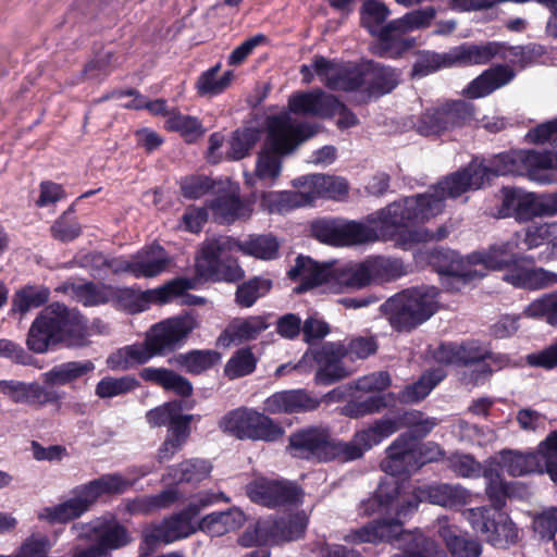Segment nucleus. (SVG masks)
<instances>
[{"instance_id": "nucleus-17", "label": "nucleus", "mask_w": 557, "mask_h": 557, "mask_svg": "<svg viewBox=\"0 0 557 557\" xmlns=\"http://www.w3.org/2000/svg\"><path fill=\"white\" fill-rule=\"evenodd\" d=\"M428 260L441 275L442 286L450 293L460 292L467 285L485 276V272L474 269L470 263L469 255L462 257L451 249L434 248L429 252Z\"/></svg>"}, {"instance_id": "nucleus-58", "label": "nucleus", "mask_w": 557, "mask_h": 557, "mask_svg": "<svg viewBox=\"0 0 557 557\" xmlns=\"http://www.w3.org/2000/svg\"><path fill=\"white\" fill-rule=\"evenodd\" d=\"M165 129L180 133L186 141L191 143L203 135L201 122L190 115H184L178 111H171L164 122Z\"/></svg>"}, {"instance_id": "nucleus-19", "label": "nucleus", "mask_w": 557, "mask_h": 557, "mask_svg": "<svg viewBox=\"0 0 557 557\" xmlns=\"http://www.w3.org/2000/svg\"><path fill=\"white\" fill-rule=\"evenodd\" d=\"M314 236L336 247H350L379 240L377 230L366 222L341 219L321 220L312 224Z\"/></svg>"}, {"instance_id": "nucleus-29", "label": "nucleus", "mask_w": 557, "mask_h": 557, "mask_svg": "<svg viewBox=\"0 0 557 557\" xmlns=\"http://www.w3.org/2000/svg\"><path fill=\"white\" fill-rule=\"evenodd\" d=\"M207 206L219 224L231 225L249 219L252 213L251 202L240 197L238 187L219 193Z\"/></svg>"}, {"instance_id": "nucleus-21", "label": "nucleus", "mask_w": 557, "mask_h": 557, "mask_svg": "<svg viewBox=\"0 0 557 557\" xmlns=\"http://www.w3.org/2000/svg\"><path fill=\"white\" fill-rule=\"evenodd\" d=\"M407 273L406 265L399 258L369 256L348 270L344 282L348 287L363 288L373 283L396 281Z\"/></svg>"}, {"instance_id": "nucleus-9", "label": "nucleus", "mask_w": 557, "mask_h": 557, "mask_svg": "<svg viewBox=\"0 0 557 557\" xmlns=\"http://www.w3.org/2000/svg\"><path fill=\"white\" fill-rule=\"evenodd\" d=\"M441 213V200L424 194L389 203L370 213L366 220L377 230L379 237L394 239L403 237L408 228L425 222Z\"/></svg>"}, {"instance_id": "nucleus-50", "label": "nucleus", "mask_w": 557, "mask_h": 557, "mask_svg": "<svg viewBox=\"0 0 557 557\" xmlns=\"http://www.w3.org/2000/svg\"><path fill=\"white\" fill-rule=\"evenodd\" d=\"M220 360L221 354L213 349H193L177 357L180 366L193 375H199L212 369Z\"/></svg>"}, {"instance_id": "nucleus-2", "label": "nucleus", "mask_w": 557, "mask_h": 557, "mask_svg": "<svg viewBox=\"0 0 557 557\" xmlns=\"http://www.w3.org/2000/svg\"><path fill=\"white\" fill-rule=\"evenodd\" d=\"M317 134L309 123H293L285 116H272L268 121V132L262 149L256 160L253 173H245V184L255 188L272 187L282 172L283 157L293 152L298 145Z\"/></svg>"}, {"instance_id": "nucleus-33", "label": "nucleus", "mask_w": 557, "mask_h": 557, "mask_svg": "<svg viewBox=\"0 0 557 557\" xmlns=\"http://www.w3.org/2000/svg\"><path fill=\"white\" fill-rule=\"evenodd\" d=\"M515 77L516 71L510 65H493L484 70L468 84L466 95L470 99L486 97L495 90L508 85Z\"/></svg>"}, {"instance_id": "nucleus-10", "label": "nucleus", "mask_w": 557, "mask_h": 557, "mask_svg": "<svg viewBox=\"0 0 557 557\" xmlns=\"http://www.w3.org/2000/svg\"><path fill=\"white\" fill-rule=\"evenodd\" d=\"M438 292L433 286H416L396 293L381 305L394 331L409 333L437 311Z\"/></svg>"}, {"instance_id": "nucleus-47", "label": "nucleus", "mask_w": 557, "mask_h": 557, "mask_svg": "<svg viewBox=\"0 0 557 557\" xmlns=\"http://www.w3.org/2000/svg\"><path fill=\"white\" fill-rule=\"evenodd\" d=\"M364 86V63L359 65L339 63L334 75L326 83L330 90L354 92Z\"/></svg>"}, {"instance_id": "nucleus-18", "label": "nucleus", "mask_w": 557, "mask_h": 557, "mask_svg": "<svg viewBox=\"0 0 557 557\" xmlns=\"http://www.w3.org/2000/svg\"><path fill=\"white\" fill-rule=\"evenodd\" d=\"M503 201L498 210L502 218L529 222L535 216L557 214V193L537 196L516 187H503Z\"/></svg>"}, {"instance_id": "nucleus-63", "label": "nucleus", "mask_w": 557, "mask_h": 557, "mask_svg": "<svg viewBox=\"0 0 557 557\" xmlns=\"http://www.w3.org/2000/svg\"><path fill=\"white\" fill-rule=\"evenodd\" d=\"M387 407L386 395H372L363 400H350L342 408V414L359 419L377 413Z\"/></svg>"}, {"instance_id": "nucleus-46", "label": "nucleus", "mask_w": 557, "mask_h": 557, "mask_svg": "<svg viewBox=\"0 0 557 557\" xmlns=\"http://www.w3.org/2000/svg\"><path fill=\"white\" fill-rule=\"evenodd\" d=\"M90 530L97 534V541L91 546L107 554H110L113 549L124 547L131 542L127 529L117 522L113 524L99 522L92 525Z\"/></svg>"}, {"instance_id": "nucleus-12", "label": "nucleus", "mask_w": 557, "mask_h": 557, "mask_svg": "<svg viewBox=\"0 0 557 557\" xmlns=\"http://www.w3.org/2000/svg\"><path fill=\"white\" fill-rule=\"evenodd\" d=\"M437 425L435 418H424L420 410L398 409L393 417L384 416L373 421V423L357 430V440L362 445L364 453L380 445L401 429H409L403 434H410L414 440L426 437Z\"/></svg>"}, {"instance_id": "nucleus-53", "label": "nucleus", "mask_w": 557, "mask_h": 557, "mask_svg": "<svg viewBox=\"0 0 557 557\" xmlns=\"http://www.w3.org/2000/svg\"><path fill=\"white\" fill-rule=\"evenodd\" d=\"M389 14L391 10L381 0H363L360 8V25L372 36L386 24Z\"/></svg>"}, {"instance_id": "nucleus-32", "label": "nucleus", "mask_w": 557, "mask_h": 557, "mask_svg": "<svg viewBox=\"0 0 557 557\" xmlns=\"http://www.w3.org/2000/svg\"><path fill=\"white\" fill-rule=\"evenodd\" d=\"M437 533L454 557H480L482 554L480 542L462 533L457 525L450 524L447 516L437 519Z\"/></svg>"}, {"instance_id": "nucleus-30", "label": "nucleus", "mask_w": 557, "mask_h": 557, "mask_svg": "<svg viewBox=\"0 0 557 557\" xmlns=\"http://www.w3.org/2000/svg\"><path fill=\"white\" fill-rule=\"evenodd\" d=\"M307 529V520L299 513L281 517L272 522L258 523L256 528L257 541L260 542H288L300 539Z\"/></svg>"}, {"instance_id": "nucleus-4", "label": "nucleus", "mask_w": 557, "mask_h": 557, "mask_svg": "<svg viewBox=\"0 0 557 557\" xmlns=\"http://www.w3.org/2000/svg\"><path fill=\"white\" fill-rule=\"evenodd\" d=\"M518 175L511 151L500 152L491 159L473 157L468 164L444 176L434 187L433 196L441 200V212L445 199H457L468 191H475L491 184L497 176Z\"/></svg>"}, {"instance_id": "nucleus-52", "label": "nucleus", "mask_w": 557, "mask_h": 557, "mask_svg": "<svg viewBox=\"0 0 557 557\" xmlns=\"http://www.w3.org/2000/svg\"><path fill=\"white\" fill-rule=\"evenodd\" d=\"M140 386V382L133 375L120 377L103 376L95 387V395L100 399L126 395Z\"/></svg>"}, {"instance_id": "nucleus-7", "label": "nucleus", "mask_w": 557, "mask_h": 557, "mask_svg": "<svg viewBox=\"0 0 557 557\" xmlns=\"http://www.w3.org/2000/svg\"><path fill=\"white\" fill-rule=\"evenodd\" d=\"M293 186L304 190H283L261 193V205L271 213H284L295 208L311 205L318 198L339 200L348 194L345 178L311 174L293 180Z\"/></svg>"}, {"instance_id": "nucleus-16", "label": "nucleus", "mask_w": 557, "mask_h": 557, "mask_svg": "<svg viewBox=\"0 0 557 557\" xmlns=\"http://www.w3.org/2000/svg\"><path fill=\"white\" fill-rule=\"evenodd\" d=\"M344 359L341 342H325L320 347L309 348L293 370L304 373L317 364L314 383L330 386L351 375L352 371L345 366Z\"/></svg>"}, {"instance_id": "nucleus-28", "label": "nucleus", "mask_w": 557, "mask_h": 557, "mask_svg": "<svg viewBox=\"0 0 557 557\" xmlns=\"http://www.w3.org/2000/svg\"><path fill=\"white\" fill-rule=\"evenodd\" d=\"M321 401L307 389H286L269 396L264 401V410L271 414L304 413L317 410Z\"/></svg>"}, {"instance_id": "nucleus-45", "label": "nucleus", "mask_w": 557, "mask_h": 557, "mask_svg": "<svg viewBox=\"0 0 557 557\" xmlns=\"http://www.w3.org/2000/svg\"><path fill=\"white\" fill-rule=\"evenodd\" d=\"M445 377L442 370H429L422 373L418 381L406 385L397 395L400 404H417L426 398L432 389Z\"/></svg>"}, {"instance_id": "nucleus-31", "label": "nucleus", "mask_w": 557, "mask_h": 557, "mask_svg": "<svg viewBox=\"0 0 557 557\" xmlns=\"http://www.w3.org/2000/svg\"><path fill=\"white\" fill-rule=\"evenodd\" d=\"M287 276L290 281L299 282L295 287L296 294H302L324 283H329L332 277L331 268L321 265L308 256L299 255L295 264L288 270Z\"/></svg>"}, {"instance_id": "nucleus-62", "label": "nucleus", "mask_w": 557, "mask_h": 557, "mask_svg": "<svg viewBox=\"0 0 557 557\" xmlns=\"http://www.w3.org/2000/svg\"><path fill=\"white\" fill-rule=\"evenodd\" d=\"M194 286L191 280L176 277L158 288L144 292L143 295H148L149 302L168 304L184 295L186 290L194 288Z\"/></svg>"}, {"instance_id": "nucleus-60", "label": "nucleus", "mask_w": 557, "mask_h": 557, "mask_svg": "<svg viewBox=\"0 0 557 557\" xmlns=\"http://www.w3.org/2000/svg\"><path fill=\"white\" fill-rule=\"evenodd\" d=\"M260 139V132L256 127L237 128L230 140V150L227 157L231 160L238 161L246 158L250 150Z\"/></svg>"}, {"instance_id": "nucleus-43", "label": "nucleus", "mask_w": 557, "mask_h": 557, "mask_svg": "<svg viewBox=\"0 0 557 557\" xmlns=\"http://www.w3.org/2000/svg\"><path fill=\"white\" fill-rule=\"evenodd\" d=\"M95 370L91 360L67 361L57 364L42 373V382L46 385H71Z\"/></svg>"}, {"instance_id": "nucleus-11", "label": "nucleus", "mask_w": 557, "mask_h": 557, "mask_svg": "<svg viewBox=\"0 0 557 557\" xmlns=\"http://www.w3.org/2000/svg\"><path fill=\"white\" fill-rule=\"evenodd\" d=\"M476 119V107L467 100H446L423 110L413 122V129L423 137L450 138L453 134L471 127Z\"/></svg>"}, {"instance_id": "nucleus-44", "label": "nucleus", "mask_w": 557, "mask_h": 557, "mask_svg": "<svg viewBox=\"0 0 557 557\" xmlns=\"http://www.w3.org/2000/svg\"><path fill=\"white\" fill-rule=\"evenodd\" d=\"M500 467L508 475L517 478L532 472H543L542 457L535 453L522 454L516 450L504 449L499 453Z\"/></svg>"}, {"instance_id": "nucleus-40", "label": "nucleus", "mask_w": 557, "mask_h": 557, "mask_svg": "<svg viewBox=\"0 0 557 557\" xmlns=\"http://www.w3.org/2000/svg\"><path fill=\"white\" fill-rule=\"evenodd\" d=\"M268 326L269 324L265 319L260 315L234 320L220 334L218 343L223 346H230L234 343L240 344L247 341H252L265 331Z\"/></svg>"}, {"instance_id": "nucleus-57", "label": "nucleus", "mask_w": 557, "mask_h": 557, "mask_svg": "<svg viewBox=\"0 0 557 557\" xmlns=\"http://www.w3.org/2000/svg\"><path fill=\"white\" fill-rule=\"evenodd\" d=\"M557 231V223L532 222L516 233L517 239L524 245L525 249H535L544 244H550V238Z\"/></svg>"}, {"instance_id": "nucleus-24", "label": "nucleus", "mask_w": 557, "mask_h": 557, "mask_svg": "<svg viewBox=\"0 0 557 557\" xmlns=\"http://www.w3.org/2000/svg\"><path fill=\"white\" fill-rule=\"evenodd\" d=\"M198 326L194 315L178 314L153 324L147 332L154 352L165 356L180 349Z\"/></svg>"}, {"instance_id": "nucleus-51", "label": "nucleus", "mask_w": 557, "mask_h": 557, "mask_svg": "<svg viewBox=\"0 0 557 557\" xmlns=\"http://www.w3.org/2000/svg\"><path fill=\"white\" fill-rule=\"evenodd\" d=\"M399 496V486L396 482L381 483L372 498L362 503L364 515L371 516L375 512H388L394 509V504Z\"/></svg>"}, {"instance_id": "nucleus-6", "label": "nucleus", "mask_w": 557, "mask_h": 557, "mask_svg": "<svg viewBox=\"0 0 557 557\" xmlns=\"http://www.w3.org/2000/svg\"><path fill=\"white\" fill-rule=\"evenodd\" d=\"M510 242L491 245L487 249L469 253L470 263L483 265L485 270H506L504 281L518 288L537 290L557 284V273L544 268L522 267L523 261L534 262V259L515 252Z\"/></svg>"}, {"instance_id": "nucleus-36", "label": "nucleus", "mask_w": 557, "mask_h": 557, "mask_svg": "<svg viewBox=\"0 0 557 557\" xmlns=\"http://www.w3.org/2000/svg\"><path fill=\"white\" fill-rule=\"evenodd\" d=\"M399 84V74L388 65L373 60L364 62V85L370 97L380 98L391 94Z\"/></svg>"}, {"instance_id": "nucleus-5", "label": "nucleus", "mask_w": 557, "mask_h": 557, "mask_svg": "<svg viewBox=\"0 0 557 557\" xmlns=\"http://www.w3.org/2000/svg\"><path fill=\"white\" fill-rule=\"evenodd\" d=\"M286 453L317 463H345L358 460L366 454L362 443L357 440V431L351 441L344 442L333 437L329 428L321 425H307L290 433Z\"/></svg>"}, {"instance_id": "nucleus-41", "label": "nucleus", "mask_w": 557, "mask_h": 557, "mask_svg": "<svg viewBox=\"0 0 557 557\" xmlns=\"http://www.w3.org/2000/svg\"><path fill=\"white\" fill-rule=\"evenodd\" d=\"M139 376L145 382L154 383L183 398L191 396L194 392L193 384L188 379L166 368H144L139 372Z\"/></svg>"}, {"instance_id": "nucleus-13", "label": "nucleus", "mask_w": 557, "mask_h": 557, "mask_svg": "<svg viewBox=\"0 0 557 557\" xmlns=\"http://www.w3.org/2000/svg\"><path fill=\"white\" fill-rule=\"evenodd\" d=\"M183 400L173 399L147 411L146 420L151 428L168 426V436L158 449V461L170 460L188 441L191 422L200 416L184 414Z\"/></svg>"}, {"instance_id": "nucleus-55", "label": "nucleus", "mask_w": 557, "mask_h": 557, "mask_svg": "<svg viewBox=\"0 0 557 557\" xmlns=\"http://www.w3.org/2000/svg\"><path fill=\"white\" fill-rule=\"evenodd\" d=\"M133 287H119L111 285L110 302L117 309L126 310L129 313L140 312L145 309L148 295Z\"/></svg>"}, {"instance_id": "nucleus-61", "label": "nucleus", "mask_w": 557, "mask_h": 557, "mask_svg": "<svg viewBox=\"0 0 557 557\" xmlns=\"http://www.w3.org/2000/svg\"><path fill=\"white\" fill-rule=\"evenodd\" d=\"M258 359L249 347L237 349L224 367V374L230 380L251 374L257 367Z\"/></svg>"}, {"instance_id": "nucleus-8", "label": "nucleus", "mask_w": 557, "mask_h": 557, "mask_svg": "<svg viewBox=\"0 0 557 557\" xmlns=\"http://www.w3.org/2000/svg\"><path fill=\"white\" fill-rule=\"evenodd\" d=\"M133 482L120 473H108L72 490V497L52 507H44L38 519L50 524L67 523L87 512L102 495H121Z\"/></svg>"}, {"instance_id": "nucleus-64", "label": "nucleus", "mask_w": 557, "mask_h": 557, "mask_svg": "<svg viewBox=\"0 0 557 557\" xmlns=\"http://www.w3.org/2000/svg\"><path fill=\"white\" fill-rule=\"evenodd\" d=\"M524 313L530 318H543L549 325L557 326V289L533 300Z\"/></svg>"}, {"instance_id": "nucleus-54", "label": "nucleus", "mask_w": 557, "mask_h": 557, "mask_svg": "<svg viewBox=\"0 0 557 557\" xmlns=\"http://www.w3.org/2000/svg\"><path fill=\"white\" fill-rule=\"evenodd\" d=\"M75 203H72L50 226L51 236L61 243H70L82 235V225L75 216Z\"/></svg>"}, {"instance_id": "nucleus-25", "label": "nucleus", "mask_w": 557, "mask_h": 557, "mask_svg": "<svg viewBox=\"0 0 557 557\" xmlns=\"http://www.w3.org/2000/svg\"><path fill=\"white\" fill-rule=\"evenodd\" d=\"M247 495L255 504L278 508L300 504L304 492L296 483L287 480L260 478L248 484Z\"/></svg>"}, {"instance_id": "nucleus-35", "label": "nucleus", "mask_w": 557, "mask_h": 557, "mask_svg": "<svg viewBox=\"0 0 557 557\" xmlns=\"http://www.w3.org/2000/svg\"><path fill=\"white\" fill-rule=\"evenodd\" d=\"M333 102L334 95L326 94L322 89L317 88L292 94L288 98V109L296 115H311L325 119Z\"/></svg>"}, {"instance_id": "nucleus-42", "label": "nucleus", "mask_w": 557, "mask_h": 557, "mask_svg": "<svg viewBox=\"0 0 557 557\" xmlns=\"http://www.w3.org/2000/svg\"><path fill=\"white\" fill-rule=\"evenodd\" d=\"M160 356L154 352L151 347L150 339L146 333V337L143 343L127 345L117 350L116 354L111 355L108 358V366L111 369L128 370L134 366H139L148 362L151 358Z\"/></svg>"}, {"instance_id": "nucleus-38", "label": "nucleus", "mask_w": 557, "mask_h": 557, "mask_svg": "<svg viewBox=\"0 0 557 557\" xmlns=\"http://www.w3.org/2000/svg\"><path fill=\"white\" fill-rule=\"evenodd\" d=\"M134 259V277H154L163 273L171 263L169 252L159 244L140 249Z\"/></svg>"}, {"instance_id": "nucleus-3", "label": "nucleus", "mask_w": 557, "mask_h": 557, "mask_svg": "<svg viewBox=\"0 0 557 557\" xmlns=\"http://www.w3.org/2000/svg\"><path fill=\"white\" fill-rule=\"evenodd\" d=\"M344 540L351 544H395L398 553L389 557H436L437 544L421 529H404L397 517L369 521L359 529L351 530Z\"/></svg>"}, {"instance_id": "nucleus-37", "label": "nucleus", "mask_w": 557, "mask_h": 557, "mask_svg": "<svg viewBox=\"0 0 557 557\" xmlns=\"http://www.w3.org/2000/svg\"><path fill=\"white\" fill-rule=\"evenodd\" d=\"M500 46L498 41L462 42L449 50V57L455 65H485L496 59Z\"/></svg>"}, {"instance_id": "nucleus-27", "label": "nucleus", "mask_w": 557, "mask_h": 557, "mask_svg": "<svg viewBox=\"0 0 557 557\" xmlns=\"http://www.w3.org/2000/svg\"><path fill=\"white\" fill-rule=\"evenodd\" d=\"M0 394L14 404L34 407L58 404L63 398V394L54 389H47L37 382L26 383L16 380H1Z\"/></svg>"}, {"instance_id": "nucleus-26", "label": "nucleus", "mask_w": 557, "mask_h": 557, "mask_svg": "<svg viewBox=\"0 0 557 557\" xmlns=\"http://www.w3.org/2000/svg\"><path fill=\"white\" fill-rule=\"evenodd\" d=\"M403 27L394 18L387 22L376 34L372 35L375 40L370 47V52L379 58L397 60L403 58L407 52L417 45L414 37L406 36Z\"/></svg>"}, {"instance_id": "nucleus-1", "label": "nucleus", "mask_w": 557, "mask_h": 557, "mask_svg": "<svg viewBox=\"0 0 557 557\" xmlns=\"http://www.w3.org/2000/svg\"><path fill=\"white\" fill-rule=\"evenodd\" d=\"M88 320L78 309L60 301L44 307L32 322L26 346L35 354L57 347L83 348L89 344Z\"/></svg>"}, {"instance_id": "nucleus-34", "label": "nucleus", "mask_w": 557, "mask_h": 557, "mask_svg": "<svg viewBox=\"0 0 557 557\" xmlns=\"http://www.w3.org/2000/svg\"><path fill=\"white\" fill-rule=\"evenodd\" d=\"M418 497L425 499V503L451 509L465 506L469 494L459 484L431 483L418 486Z\"/></svg>"}, {"instance_id": "nucleus-14", "label": "nucleus", "mask_w": 557, "mask_h": 557, "mask_svg": "<svg viewBox=\"0 0 557 557\" xmlns=\"http://www.w3.org/2000/svg\"><path fill=\"white\" fill-rule=\"evenodd\" d=\"M219 429L237 440L274 443L282 440L285 430L281 423L263 412L240 407L225 413L219 421Z\"/></svg>"}, {"instance_id": "nucleus-22", "label": "nucleus", "mask_w": 557, "mask_h": 557, "mask_svg": "<svg viewBox=\"0 0 557 557\" xmlns=\"http://www.w3.org/2000/svg\"><path fill=\"white\" fill-rule=\"evenodd\" d=\"M410 434H399L387 447L382 469L394 476L410 475L431 461L426 457V445Z\"/></svg>"}, {"instance_id": "nucleus-48", "label": "nucleus", "mask_w": 557, "mask_h": 557, "mask_svg": "<svg viewBox=\"0 0 557 557\" xmlns=\"http://www.w3.org/2000/svg\"><path fill=\"white\" fill-rule=\"evenodd\" d=\"M50 294L49 287L45 285L27 284L15 290L12 297V311L25 314L32 309L46 305Z\"/></svg>"}, {"instance_id": "nucleus-23", "label": "nucleus", "mask_w": 557, "mask_h": 557, "mask_svg": "<svg viewBox=\"0 0 557 557\" xmlns=\"http://www.w3.org/2000/svg\"><path fill=\"white\" fill-rule=\"evenodd\" d=\"M200 506L190 503L185 509L165 518L160 524L144 531L140 549L154 550L161 543L170 544L186 539L196 532L191 521L198 516Z\"/></svg>"}, {"instance_id": "nucleus-15", "label": "nucleus", "mask_w": 557, "mask_h": 557, "mask_svg": "<svg viewBox=\"0 0 557 557\" xmlns=\"http://www.w3.org/2000/svg\"><path fill=\"white\" fill-rule=\"evenodd\" d=\"M230 237H219L203 243L200 256L197 257L195 271L197 276L210 282L236 283L244 278L245 272L237 260L224 257L232 248Z\"/></svg>"}, {"instance_id": "nucleus-39", "label": "nucleus", "mask_w": 557, "mask_h": 557, "mask_svg": "<svg viewBox=\"0 0 557 557\" xmlns=\"http://www.w3.org/2000/svg\"><path fill=\"white\" fill-rule=\"evenodd\" d=\"M212 471V465L205 459L190 458L170 466L161 481L171 485L181 483H199L206 480Z\"/></svg>"}, {"instance_id": "nucleus-59", "label": "nucleus", "mask_w": 557, "mask_h": 557, "mask_svg": "<svg viewBox=\"0 0 557 557\" xmlns=\"http://www.w3.org/2000/svg\"><path fill=\"white\" fill-rule=\"evenodd\" d=\"M111 284L85 282L73 286V293L85 307H96L110 302Z\"/></svg>"}, {"instance_id": "nucleus-56", "label": "nucleus", "mask_w": 557, "mask_h": 557, "mask_svg": "<svg viewBox=\"0 0 557 557\" xmlns=\"http://www.w3.org/2000/svg\"><path fill=\"white\" fill-rule=\"evenodd\" d=\"M271 288V280L255 276L237 286L235 301L242 308H250L259 298L265 296Z\"/></svg>"}, {"instance_id": "nucleus-20", "label": "nucleus", "mask_w": 557, "mask_h": 557, "mask_svg": "<svg viewBox=\"0 0 557 557\" xmlns=\"http://www.w3.org/2000/svg\"><path fill=\"white\" fill-rule=\"evenodd\" d=\"M468 520L471 527L481 532L488 544L496 548H508L519 541V530L504 510L487 506L469 509Z\"/></svg>"}, {"instance_id": "nucleus-49", "label": "nucleus", "mask_w": 557, "mask_h": 557, "mask_svg": "<svg viewBox=\"0 0 557 557\" xmlns=\"http://www.w3.org/2000/svg\"><path fill=\"white\" fill-rule=\"evenodd\" d=\"M220 69L221 64L218 63L199 75L195 85L198 96H218L230 87L234 79L233 71H225L220 78H216Z\"/></svg>"}]
</instances>
